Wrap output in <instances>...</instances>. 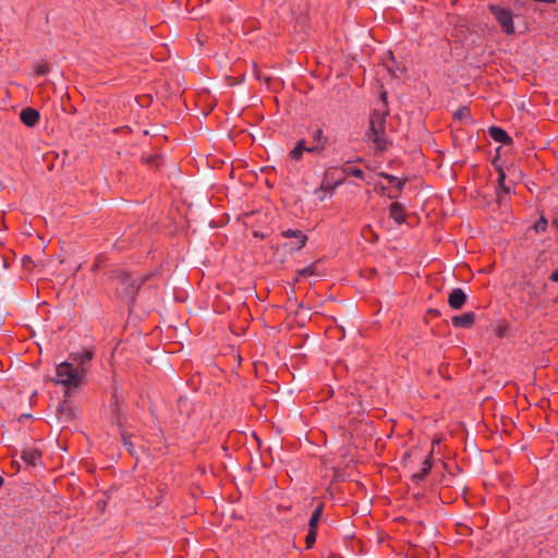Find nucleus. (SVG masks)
Masks as SVG:
<instances>
[{
	"instance_id": "8",
	"label": "nucleus",
	"mask_w": 558,
	"mask_h": 558,
	"mask_svg": "<svg viewBox=\"0 0 558 558\" xmlns=\"http://www.w3.org/2000/svg\"><path fill=\"white\" fill-rule=\"evenodd\" d=\"M475 314L473 312H466L461 315L453 316L451 324L456 328H470L475 323Z\"/></svg>"
},
{
	"instance_id": "22",
	"label": "nucleus",
	"mask_w": 558,
	"mask_h": 558,
	"mask_svg": "<svg viewBox=\"0 0 558 558\" xmlns=\"http://www.w3.org/2000/svg\"><path fill=\"white\" fill-rule=\"evenodd\" d=\"M316 537H317V531L308 529L306 537H305L306 548L313 547V545L316 542Z\"/></svg>"
},
{
	"instance_id": "25",
	"label": "nucleus",
	"mask_w": 558,
	"mask_h": 558,
	"mask_svg": "<svg viewBox=\"0 0 558 558\" xmlns=\"http://www.w3.org/2000/svg\"><path fill=\"white\" fill-rule=\"evenodd\" d=\"M314 194L322 202L325 201L326 198L330 197L329 193H327V192L318 193V187L314 191Z\"/></svg>"
},
{
	"instance_id": "10",
	"label": "nucleus",
	"mask_w": 558,
	"mask_h": 558,
	"mask_svg": "<svg viewBox=\"0 0 558 558\" xmlns=\"http://www.w3.org/2000/svg\"><path fill=\"white\" fill-rule=\"evenodd\" d=\"M438 442L439 441H434L433 442V448H432L430 452L428 453V456L423 461L421 470L417 473H414L412 475V480L414 482L418 483V482L423 481L427 476V474L429 473V471H430V469L433 466L432 458H433L434 446L436 444H438Z\"/></svg>"
},
{
	"instance_id": "18",
	"label": "nucleus",
	"mask_w": 558,
	"mask_h": 558,
	"mask_svg": "<svg viewBox=\"0 0 558 558\" xmlns=\"http://www.w3.org/2000/svg\"><path fill=\"white\" fill-rule=\"evenodd\" d=\"M323 511H324V505L323 504H318L316 506V508L314 509V511L312 512V515L310 518V522H308V529L310 530L317 531V524H318V521L320 520V518L323 515Z\"/></svg>"
},
{
	"instance_id": "21",
	"label": "nucleus",
	"mask_w": 558,
	"mask_h": 558,
	"mask_svg": "<svg viewBox=\"0 0 558 558\" xmlns=\"http://www.w3.org/2000/svg\"><path fill=\"white\" fill-rule=\"evenodd\" d=\"M384 178L392 185H395L397 187V190L399 192L402 191L403 186H404V181H401L399 180L397 177L392 175V174H384Z\"/></svg>"
},
{
	"instance_id": "19",
	"label": "nucleus",
	"mask_w": 558,
	"mask_h": 558,
	"mask_svg": "<svg viewBox=\"0 0 558 558\" xmlns=\"http://www.w3.org/2000/svg\"><path fill=\"white\" fill-rule=\"evenodd\" d=\"M453 117L459 120H471V111L468 107H461L459 108L454 113Z\"/></svg>"
},
{
	"instance_id": "17",
	"label": "nucleus",
	"mask_w": 558,
	"mask_h": 558,
	"mask_svg": "<svg viewBox=\"0 0 558 558\" xmlns=\"http://www.w3.org/2000/svg\"><path fill=\"white\" fill-rule=\"evenodd\" d=\"M341 171L344 175L354 177V178L364 180L363 170L357 167L352 166L350 162H347L345 165H343V167L341 168Z\"/></svg>"
},
{
	"instance_id": "12",
	"label": "nucleus",
	"mask_w": 558,
	"mask_h": 558,
	"mask_svg": "<svg viewBox=\"0 0 558 558\" xmlns=\"http://www.w3.org/2000/svg\"><path fill=\"white\" fill-rule=\"evenodd\" d=\"M344 177L338 178V179H329L328 175L322 181L320 186L318 187V193L327 192L329 193V196H331L335 192V190L343 184Z\"/></svg>"
},
{
	"instance_id": "27",
	"label": "nucleus",
	"mask_w": 558,
	"mask_h": 558,
	"mask_svg": "<svg viewBox=\"0 0 558 558\" xmlns=\"http://www.w3.org/2000/svg\"><path fill=\"white\" fill-rule=\"evenodd\" d=\"M553 226H555L557 228V230H558V218H555L553 220Z\"/></svg>"
},
{
	"instance_id": "28",
	"label": "nucleus",
	"mask_w": 558,
	"mask_h": 558,
	"mask_svg": "<svg viewBox=\"0 0 558 558\" xmlns=\"http://www.w3.org/2000/svg\"><path fill=\"white\" fill-rule=\"evenodd\" d=\"M3 485V477L0 475V487Z\"/></svg>"
},
{
	"instance_id": "15",
	"label": "nucleus",
	"mask_w": 558,
	"mask_h": 558,
	"mask_svg": "<svg viewBox=\"0 0 558 558\" xmlns=\"http://www.w3.org/2000/svg\"><path fill=\"white\" fill-rule=\"evenodd\" d=\"M40 452L35 448L24 449L21 453V459L27 464L35 466L40 460Z\"/></svg>"
},
{
	"instance_id": "9",
	"label": "nucleus",
	"mask_w": 558,
	"mask_h": 558,
	"mask_svg": "<svg viewBox=\"0 0 558 558\" xmlns=\"http://www.w3.org/2000/svg\"><path fill=\"white\" fill-rule=\"evenodd\" d=\"M466 302V294L461 288H454L448 296V304L453 310H460Z\"/></svg>"
},
{
	"instance_id": "26",
	"label": "nucleus",
	"mask_w": 558,
	"mask_h": 558,
	"mask_svg": "<svg viewBox=\"0 0 558 558\" xmlns=\"http://www.w3.org/2000/svg\"><path fill=\"white\" fill-rule=\"evenodd\" d=\"M549 279L553 281V282H558V268L555 269L550 276H549Z\"/></svg>"
},
{
	"instance_id": "3",
	"label": "nucleus",
	"mask_w": 558,
	"mask_h": 558,
	"mask_svg": "<svg viewBox=\"0 0 558 558\" xmlns=\"http://www.w3.org/2000/svg\"><path fill=\"white\" fill-rule=\"evenodd\" d=\"M153 274L133 278L131 275L119 270L117 272V294L120 299L133 303L142 284L147 281Z\"/></svg>"
},
{
	"instance_id": "23",
	"label": "nucleus",
	"mask_w": 558,
	"mask_h": 558,
	"mask_svg": "<svg viewBox=\"0 0 558 558\" xmlns=\"http://www.w3.org/2000/svg\"><path fill=\"white\" fill-rule=\"evenodd\" d=\"M49 73V66L46 63H38L35 66V74L38 76H46Z\"/></svg>"
},
{
	"instance_id": "11",
	"label": "nucleus",
	"mask_w": 558,
	"mask_h": 558,
	"mask_svg": "<svg viewBox=\"0 0 558 558\" xmlns=\"http://www.w3.org/2000/svg\"><path fill=\"white\" fill-rule=\"evenodd\" d=\"M39 112L31 107L24 108L20 113L21 121L29 128L35 126L39 121Z\"/></svg>"
},
{
	"instance_id": "14",
	"label": "nucleus",
	"mask_w": 558,
	"mask_h": 558,
	"mask_svg": "<svg viewBox=\"0 0 558 558\" xmlns=\"http://www.w3.org/2000/svg\"><path fill=\"white\" fill-rule=\"evenodd\" d=\"M389 217L395 220L397 225H401L405 221V215L402 204L393 202L389 206Z\"/></svg>"
},
{
	"instance_id": "2",
	"label": "nucleus",
	"mask_w": 558,
	"mask_h": 558,
	"mask_svg": "<svg viewBox=\"0 0 558 558\" xmlns=\"http://www.w3.org/2000/svg\"><path fill=\"white\" fill-rule=\"evenodd\" d=\"M386 114L387 112L376 109L373 110L369 119V129L365 134L367 143L373 145L377 150L387 149L388 141L385 132Z\"/></svg>"
},
{
	"instance_id": "7",
	"label": "nucleus",
	"mask_w": 558,
	"mask_h": 558,
	"mask_svg": "<svg viewBox=\"0 0 558 558\" xmlns=\"http://www.w3.org/2000/svg\"><path fill=\"white\" fill-rule=\"evenodd\" d=\"M497 182L498 186L496 190V195L498 201L501 203L502 201H505L506 196L509 195L512 191V183L506 182V173L501 168L498 169Z\"/></svg>"
},
{
	"instance_id": "24",
	"label": "nucleus",
	"mask_w": 558,
	"mask_h": 558,
	"mask_svg": "<svg viewBox=\"0 0 558 558\" xmlns=\"http://www.w3.org/2000/svg\"><path fill=\"white\" fill-rule=\"evenodd\" d=\"M546 227H547V220L542 217L536 223H535V230L537 232L539 231H545L546 230Z\"/></svg>"
},
{
	"instance_id": "16",
	"label": "nucleus",
	"mask_w": 558,
	"mask_h": 558,
	"mask_svg": "<svg viewBox=\"0 0 558 558\" xmlns=\"http://www.w3.org/2000/svg\"><path fill=\"white\" fill-rule=\"evenodd\" d=\"M308 146L306 145L305 140H299L293 147V149L290 150L289 157L292 160L300 161L303 157V154L307 153Z\"/></svg>"
},
{
	"instance_id": "13",
	"label": "nucleus",
	"mask_w": 558,
	"mask_h": 558,
	"mask_svg": "<svg viewBox=\"0 0 558 558\" xmlns=\"http://www.w3.org/2000/svg\"><path fill=\"white\" fill-rule=\"evenodd\" d=\"M488 134L497 143H501L505 145H509L512 143V138L509 136V134L499 126H490L488 129Z\"/></svg>"
},
{
	"instance_id": "5",
	"label": "nucleus",
	"mask_w": 558,
	"mask_h": 558,
	"mask_svg": "<svg viewBox=\"0 0 558 558\" xmlns=\"http://www.w3.org/2000/svg\"><path fill=\"white\" fill-rule=\"evenodd\" d=\"M312 137L313 144L308 146L307 153L318 155L326 149L328 138L324 135V131L320 128L312 132Z\"/></svg>"
},
{
	"instance_id": "1",
	"label": "nucleus",
	"mask_w": 558,
	"mask_h": 558,
	"mask_svg": "<svg viewBox=\"0 0 558 558\" xmlns=\"http://www.w3.org/2000/svg\"><path fill=\"white\" fill-rule=\"evenodd\" d=\"M93 357L94 351L92 349L71 352L66 361L57 365L54 383L63 386L69 391L77 389L84 383Z\"/></svg>"
},
{
	"instance_id": "20",
	"label": "nucleus",
	"mask_w": 558,
	"mask_h": 558,
	"mask_svg": "<svg viewBox=\"0 0 558 558\" xmlns=\"http://www.w3.org/2000/svg\"><path fill=\"white\" fill-rule=\"evenodd\" d=\"M159 159H160V157L157 154H143L142 155L143 162L150 165V166H158Z\"/></svg>"
},
{
	"instance_id": "4",
	"label": "nucleus",
	"mask_w": 558,
	"mask_h": 558,
	"mask_svg": "<svg viewBox=\"0 0 558 558\" xmlns=\"http://www.w3.org/2000/svg\"><path fill=\"white\" fill-rule=\"evenodd\" d=\"M489 11L506 34H514L515 27L513 24V13L510 9L498 4H490Z\"/></svg>"
},
{
	"instance_id": "6",
	"label": "nucleus",
	"mask_w": 558,
	"mask_h": 558,
	"mask_svg": "<svg viewBox=\"0 0 558 558\" xmlns=\"http://www.w3.org/2000/svg\"><path fill=\"white\" fill-rule=\"evenodd\" d=\"M281 235L284 238H292L295 241L291 244V250L299 251L305 246L307 242V236L301 230L287 229L281 232Z\"/></svg>"
}]
</instances>
